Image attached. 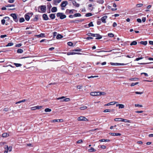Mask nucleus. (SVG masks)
I'll return each instance as SVG.
<instances>
[{"instance_id": "nucleus-1", "label": "nucleus", "mask_w": 153, "mask_h": 153, "mask_svg": "<svg viewBox=\"0 0 153 153\" xmlns=\"http://www.w3.org/2000/svg\"><path fill=\"white\" fill-rule=\"evenodd\" d=\"M56 16L57 17H59L61 19H63L66 18V16L65 15H64L62 13H58L56 14Z\"/></svg>"}, {"instance_id": "nucleus-2", "label": "nucleus", "mask_w": 153, "mask_h": 153, "mask_svg": "<svg viewBox=\"0 0 153 153\" xmlns=\"http://www.w3.org/2000/svg\"><path fill=\"white\" fill-rule=\"evenodd\" d=\"M39 8L42 12L43 13H45L46 10V7L45 5H42L39 7L38 10H39Z\"/></svg>"}, {"instance_id": "nucleus-3", "label": "nucleus", "mask_w": 153, "mask_h": 153, "mask_svg": "<svg viewBox=\"0 0 153 153\" xmlns=\"http://www.w3.org/2000/svg\"><path fill=\"white\" fill-rule=\"evenodd\" d=\"M65 98V97L63 96V97H61L58 98H57V100H60V99H63V100H62V101L68 102V101H69V100H70V99L69 98H66L64 99V98Z\"/></svg>"}, {"instance_id": "nucleus-4", "label": "nucleus", "mask_w": 153, "mask_h": 153, "mask_svg": "<svg viewBox=\"0 0 153 153\" xmlns=\"http://www.w3.org/2000/svg\"><path fill=\"white\" fill-rule=\"evenodd\" d=\"M78 121H87L88 120L87 119L83 116H81L78 118Z\"/></svg>"}, {"instance_id": "nucleus-5", "label": "nucleus", "mask_w": 153, "mask_h": 153, "mask_svg": "<svg viewBox=\"0 0 153 153\" xmlns=\"http://www.w3.org/2000/svg\"><path fill=\"white\" fill-rule=\"evenodd\" d=\"M13 18V20L16 22H17L18 19H17V16L15 13H12L10 15Z\"/></svg>"}, {"instance_id": "nucleus-6", "label": "nucleus", "mask_w": 153, "mask_h": 153, "mask_svg": "<svg viewBox=\"0 0 153 153\" xmlns=\"http://www.w3.org/2000/svg\"><path fill=\"white\" fill-rule=\"evenodd\" d=\"M110 64L112 65H127V64H124L123 63H113V62H111Z\"/></svg>"}, {"instance_id": "nucleus-7", "label": "nucleus", "mask_w": 153, "mask_h": 153, "mask_svg": "<svg viewBox=\"0 0 153 153\" xmlns=\"http://www.w3.org/2000/svg\"><path fill=\"white\" fill-rule=\"evenodd\" d=\"M4 148L5 149H7L9 152H11L12 151V147L11 146L8 147L7 145H6L5 146Z\"/></svg>"}, {"instance_id": "nucleus-8", "label": "nucleus", "mask_w": 153, "mask_h": 153, "mask_svg": "<svg viewBox=\"0 0 153 153\" xmlns=\"http://www.w3.org/2000/svg\"><path fill=\"white\" fill-rule=\"evenodd\" d=\"M68 3L67 1H63L60 5L62 7H65L68 4Z\"/></svg>"}, {"instance_id": "nucleus-9", "label": "nucleus", "mask_w": 153, "mask_h": 153, "mask_svg": "<svg viewBox=\"0 0 153 153\" xmlns=\"http://www.w3.org/2000/svg\"><path fill=\"white\" fill-rule=\"evenodd\" d=\"M107 18V16H105L102 17L101 19V20L104 23H106V19Z\"/></svg>"}, {"instance_id": "nucleus-10", "label": "nucleus", "mask_w": 153, "mask_h": 153, "mask_svg": "<svg viewBox=\"0 0 153 153\" xmlns=\"http://www.w3.org/2000/svg\"><path fill=\"white\" fill-rule=\"evenodd\" d=\"M63 121V120L62 119H57V120H53L51 121L52 122H62Z\"/></svg>"}, {"instance_id": "nucleus-11", "label": "nucleus", "mask_w": 153, "mask_h": 153, "mask_svg": "<svg viewBox=\"0 0 153 153\" xmlns=\"http://www.w3.org/2000/svg\"><path fill=\"white\" fill-rule=\"evenodd\" d=\"M109 134L113 136H120L121 135L120 133H110Z\"/></svg>"}, {"instance_id": "nucleus-12", "label": "nucleus", "mask_w": 153, "mask_h": 153, "mask_svg": "<svg viewBox=\"0 0 153 153\" xmlns=\"http://www.w3.org/2000/svg\"><path fill=\"white\" fill-rule=\"evenodd\" d=\"M42 17L43 19L45 20H47L49 18L47 16V15L46 14H43L42 15Z\"/></svg>"}, {"instance_id": "nucleus-13", "label": "nucleus", "mask_w": 153, "mask_h": 153, "mask_svg": "<svg viewBox=\"0 0 153 153\" xmlns=\"http://www.w3.org/2000/svg\"><path fill=\"white\" fill-rule=\"evenodd\" d=\"M72 3L74 5L77 7H79V4L77 3L75 1H73L72 2Z\"/></svg>"}, {"instance_id": "nucleus-14", "label": "nucleus", "mask_w": 153, "mask_h": 153, "mask_svg": "<svg viewBox=\"0 0 153 153\" xmlns=\"http://www.w3.org/2000/svg\"><path fill=\"white\" fill-rule=\"evenodd\" d=\"M74 10H69L68 9H67L66 11V13H73V11Z\"/></svg>"}, {"instance_id": "nucleus-15", "label": "nucleus", "mask_w": 153, "mask_h": 153, "mask_svg": "<svg viewBox=\"0 0 153 153\" xmlns=\"http://www.w3.org/2000/svg\"><path fill=\"white\" fill-rule=\"evenodd\" d=\"M57 11V8L56 7H53L51 9V12L54 13L56 12Z\"/></svg>"}, {"instance_id": "nucleus-16", "label": "nucleus", "mask_w": 153, "mask_h": 153, "mask_svg": "<svg viewBox=\"0 0 153 153\" xmlns=\"http://www.w3.org/2000/svg\"><path fill=\"white\" fill-rule=\"evenodd\" d=\"M50 17L52 19H54L55 17V14H51L49 15Z\"/></svg>"}, {"instance_id": "nucleus-17", "label": "nucleus", "mask_w": 153, "mask_h": 153, "mask_svg": "<svg viewBox=\"0 0 153 153\" xmlns=\"http://www.w3.org/2000/svg\"><path fill=\"white\" fill-rule=\"evenodd\" d=\"M117 102H111L105 105H109L115 104Z\"/></svg>"}, {"instance_id": "nucleus-18", "label": "nucleus", "mask_w": 153, "mask_h": 153, "mask_svg": "<svg viewBox=\"0 0 153 153\" xmlns=\"http://www.w3.org/2000/svg\"><path fill=\"white\" fill-rule=\"evenodd\" d=\"M38 38L42 37H45V34L41 33V34L36 36Z\"/></svg>"}, {"instance_id": "nucleus-19", "label": "nucleus", "mask_w": 153, "mask_h": 153, "mask_svg": "<svg viewBox=\"0 0 153 153\" xmlns=\"http://www.w3.org/2000/svg\"><path fill=\"white\" fill-rule=\"evenodd\" d=\"M25 19L28 21H29V13H27L25 15Z\"/></svg>"}, {"instance_id": "nucleus-20", "label": "nucleus", "mask_w": 153, "mask_h": 153, "mask_svg": "<svg viewBox=\"0 0 153 153\" xmlns=\"http://www.w3.org/2000/svg\"><path fill=\"white\" fill-rule=\"evenodd\" d=\"M90 95L92 96H97V93L96 92H93L90 93Z\"/></svg>"}, {"instance_id": "nucleus-21", "label": "nucleus", "mask_w": 153, "mask_h": 153, "mask_svg": "<svg viewBox=\"0 0 153 153\" xmlns=\"http://www.w3.org/2000/svg\"><path fill=\"white\" fill-rule=\"evenodd\" d=\"M115 121H122V122L123 118H116L114 119Z\"/></svg>"}, {"instance_id": "nucleus-22", "label": "nucleus", "mask_w": 153, "mask_h": 153, "mask_svg": "<svg viewBox=\"0 0 153 153\" xmlns=\"http://www.w3.org/2000/svg\"><path fill=\"white\" fill-rule=\"evenodd\" d=\"M88 151L89 152H95L96 150L94 149V148L91 147L90 149H89L88 150Z\"/></svg>"}, {"instance_id": "nucleus-23", "label": "nucleus", "mask_w": 153, "mask_h": 153, "mask_svg": "<svg viewBox=\"0 0 153 153\" xmlns=\"http://www.w3.org/2000/svg\"><path fill=\"white\" fill-rule=\"evenodd\" d=\"M97 2L100 4H102L104 3V1L103 0H97Z\"/></svg>"}, {"instance_id": "nucleus-24", "label": "nucleus", "mask_w": 153, "mask_h": 153, "mask_svg": "<svg viewBox=\"0 0 153 153\" xmlns=\"http://www.w3.org/2000/svg\"><path fill=\"white\" fill-rule=\"evenodd\" d=\"M23 52V50L22 49H19L17 51V52L18 53H22Z\"/></svg>"}, {"instance_id": "nucleus-25", "label": "nucleus", "mask_w": 153, "mask_h": 153, "mask_svg": "<svg viewBox=\"0 0 153 153\" xmlns=\"http://www.w3.org/2000/svg\"><path fill=\"white\" fill-rule=\"evenodd\" d=\"M8 136L9 134L6 133H4L2 135V137H7Z\"/></svg>"}, {"instance_id": "nucleus-26", "label": "nucleus", "mask_w": 153, "mask_h": 153, "mask_svg": "<svg viewBox=\"0 0 153 153\" xmlns=\"http://www.w3.org/2000/svg\"><path fill=\"white\" fill-rule=\"evenodd\" d=\"M137 42L136 41H133L130 44V45L132 46V45H136L137 44Z\"/></svg>"}, {"instance_id": "nucleus-27", "label": "nucleus", "mask_w": 153, "mask_h": 153, "mask_svg": "<svg viewBox=\"0 0 153 153\" xmlns=\"http://www.w3.org/2000/svg\"><path fill=\"white\" fill-rule=\"evenodd\" d=\"M63 36H62L60 34H59L57 35V36H56V38L57 39H59L63 38Z\"/></svg>"}, {"instance_id": "nucleus-28", "label": "nucleus", "mask_w": 153, "mask_h": 153, "mask_svg": "<svg viewBox=\"0 0 153 153\" xmlns=\"http://www.w3.org/2000/svg\"><path fill=\"white\" fill-rule=\"evenodd\" d=\"M98 35L97 36H96V39H101L102 38V36L100 35L99 34H97Z\"/></svg>"}, {"instance_id": "nucleus-29", "label": "nucleus", "mask_w": 153, "mask_h": 153, "mask_svg": "<svg viewBox=\"0 0 153 153\" xmlns=\"http://www.w3.org/2000/svg\"><path fill=\"white\" fill-rule=\"evenodd\" d=\"M140 43L141 44H143L144 45H147V41L143 42V41H141L140 42Z\"/></svg>"}, {"instance_id": "nucleus-30", "label": "nucleus", "mask_w": 153, "mask_h": 153, "mask_svg": "<svg viewBox=\"0 0 153 153\" xmlns=\"http://www.w3.org/2000/svg\"><path fill=\"white\" fill-rule=\"evenodd\" d=\"M122 122H124L126 123H131V121L129 120H128L126 119H123Z\"/></svg>"}, {"instance_id": "nucleus-31", "label": "nucleus", "mask_w": 153, "mask_h": 153, "mask_svg": "<svg viewBox=\"0 0 153 153\" xmlns=\"http://www.w3.org/2000/svg\"><path fill=\"white\" fill-rule=\"evenodd\" d=\"M62 0H54V4H56V3H59Z\"/></svg>"}, {"instance_id": "nucleus-32", "label": "nucleus", "mask_w": 153, "mask_h": 153, "mask_svg": "<svg viewBox=\"0 0 153 153\" xmlns=\"http://www.w3.org/2000/svg\"><path fill=\"white\" fill-rule=\"evenodd\" d=\"M74 17H79L81 16V15L80 13H76L75 14L74 16Z\"/></svg>"}, {"instance_id": "nucleus-33", "label": "nucleus", "mask_w": 153, "mask_h": 153, "mask_svg": "<svg viewBox=\"0 0 153 153\" xmlns=\"http://www.w3.org/2000/svg\"><path fill=\"white\" fill-rule=\"evenodd\" d=\"M13 42H10L8 43L7 45H6V47L10 46L13 45Z\"/></svg>"}, {"instance_id": "nucleus-34", "label": "nucleus", "mask_w": 153, "mask_h": 153, "mask_svg": "<svg viewBox=\"0 0 153 153\" xmlns=\"http://www.w3.org/2000/svg\"><path fill=\"white\" fill-rule=\"evenodd\" d=\"M14 65L16 66V67H19L22 66V65L19 63H14Z\"/></svg>"}, {"instance_id": "nucleus-35", "label": "nucleus", "mask_w": 153, "mask_h": 153, "mask_svg": "<svg viewBox=\"0 0 153 153\" xmlns=\"http://www.w3.org/2000/svg\"><path fill=\"white\" fill-rule=\"evenodd\" d=\"M124 107V105H123L122 104H120V105H119V108H123Z\"/></svg>"}, {"instance_id": "nucleus-36", "label": "nucleus", "mask_w": 153, "mask_h": 153, "mask_svg": "<svg viewBox=\"0 0 153 153\" xmlns=\"http://www.w3.org/2000/svg\"><path fill=\"white\" fill-rule=\"evenodd\" d=\"M51 111V110L49 108H46L45 109V111L46 112H50Z\"/></svg>"}, {"instance_id": "nucleus-37", "label": "nucleus", "mask_w": 153, "mask_h": 153, "mask_svg": "<svg viewBox=\"0 0 153 153\" xmlns=\"http://www.w3.org/2000/svg\"><path fill=\"white\" fill-rule=\"evenodd\" d=\"M92 14L91 13H87L85 14V16L86 17H89L92 16Z\"/></svg>"}, {"instance_id": "nucleus-38", "label": "nucleus", "mask_w": 153, "mask_h": 153, "mask_svg": "<svg viewBox=\"0 0 153 153\" xmlns=\"http://www.w3.org/2000/svg\"><path fill=\"white\" fill-rule=\"evenodd\" d=\"M138 83H139V82H136L135 83H132L131 84V86H134L135 85L138 84Z\"/></svg>"}, {"instance_id": "nucleus-39", "label": "nucleus", "mask_w": 153, "mask_h": 153, "mask_svg": "<svg viewBox=\"0 0 153 153\" xmlns=\"http://www.w3.org/2000/svg\"><path fill=\"white\" fill-rule=\"evenodd\" d=\"M108 36L110 37H112L114 36V34L111 33H108Z\"/></svg>"}, {"instance_id": "nucleus-40", "label": "nucleus", "mask_w": 153, "mask_h": 153, "mask_svg": "<svg viewBox=\"0 0 153 153\" xmlns=\"http://www.w3.org/2000/svg\"><path fill=\"white\" fill-rule=\"evenodd\" d=\"M25 21L24 19L23 18H21L19 19V21L20 22H24Z\"/></svg>"}, {"instance_id": "nucleus-41", "label": "nucleus", "mask_w": 153, "mask_h": 153, "mask_svg": "<svg viewBox=\"0 0 153 153\" xmlns=\"http://www.w3.org/2000/svg\"><path fill=\"white\" fill-rule=\"evenodd\" d=\"M143 5V4H137L136 5V6L137 7H142Z\"/></svg>"}, {"instance_id": "nucleus-42", "label": "nucleus", "mask_w": 153, "mask_h": 153, "mask_svg": "<svg viewBox=\"0 0 153 153\" xmlns=\"http://www.w3.org/2000/svg\"><path fill=\"white\" fill-rule=\"evenodd\" d=\"M138 78H132L130 79V80L131 81H133V80H137L138 79Z\"/></svg>"}, {"instance_id": "nucleus-43", "label": "nucleus", "mask_w": 153, "mask_h": 153, "mask_svg": "<svg viewBox=\"0 0 153 153\" xmlns=\"http://www.w3.org/2000/svg\"><path fill=\"white\" fill-rule=\"evenodd\" d=\"M87 108L86 106L82 107L80 108V109L81 110H83L86 109Z\"/></svg>"}, {"instance_id": "nucleus-44", "label": "nucleus", "mask_w": 153, "mask_h": 153, "mask_svg": "<svg viewBox=\"0 0 153 153\" xmlns=\"http://www.w3.org/2000/svg\"><path fill=\"white\" fill-rule=\"evenodd\" d=\"M25 100H21V101H19L16 102V104H17L18 103H20L22 102H25Z\"/></svg>"}, {"instance_id": "nucleus-45", "label": "nucleus", "mask_w": 153, "mask_h": 153, "mask_svg": "<svg viewBox=\"0 0 153 153\" xmlns=\"http://www.w3.org/2000/svg\"><path fill=\"white\" fill-rule=\"evenodd\" d=\"M1 24L2 25H4L5 22V19H2L1 20Z\"/></svg>"}, {"instance_id": "nucleus-46", "label": "nucleus", "mask_w": 153, "mask_h": 153, "mask_svg": "<svg viewBox=\"0 0 153 153\" xmlns=\"http://www.w3.org/2000/svg\"><path fill=\"white\" fill-rule=\"evenodd\" d=\"M98 35L97 34H93V33H91V36L93 37L96 36H97Z\"/></svg>"}, {"instance_id": "nucleus-47", "label": "nucleus", "mask_w": 153, "mask_h": 153, "mask_svg": "<svg viewBox=\"0 0 153 153\" xmlns=\"http://www.w3.org/2000/svg\"><path fill=\"white\" fill-rule=\"evenodd\" d=\"M81 49H74L73 50V51H81Z\"/></svg>"}, {"instance_id": "nucleus-48", "label": "nucleus", "mask_w": 153, "mask_h": 153, "mask_svg": "<svg viewBox=\"0 0 153 153\" xmlns=\"http://www.w3.org/2000/svg\"><path fill=\"white\" fill-rule=\"evenodd\" d=\"M89 27H92L94 26L92 22H90L88 24Z\"/></svg>"}, {"instance_id": "nucleus-49", "label": "nucleus", "mask_w": 153, "mask_h": 153, "mask_svg": "<svg viewBox=\"0 0 153 153\" xmlns=\"http://www.w3.org/2000/svg\"><path fill=\"white\" fill-rule=\"evenodd\" d=\"M82 85H78L76 86L77 89H81L82 88Z\"/></svg>"}, {"instance_id": "nucleus-50", "label": "nucleus", "mask_w": 153, "mask_h": 153, "mask_svg": "<svg viewBox=\"0 0 153 153\" xmlns=\"http://www.w3.org/2000/svg\"><path fill=\"white\" fill-rule=\"evenodd\" d=\"M143 57H139V58H137L135 60V61H138L140 60V59H143Z\"/></svg>"}, {"instance_id": "nucleus-51", "label": "nucleus", "mask_w": 153, "mask_h": 153, "mask_svg": "<svg viewBox=\"0 0 153 153\" xmlns=\"http://www.w3.org/2000/svg\"><path fill=\"white\" fill-rule=\"evenodd\" d=\"M83 142V141L82 140H79L76 142L77 143H80Z\"/></svg>"}, {"instance_id": "nucleus-52", "label": "nucleus", "mask_w": 153, "mask_h": 153, "mask_svg": "<svg viewBox=\"0 0 153 153\" xmlns=\"http://www.w3.org/2000/svg\"><path fill=\"white\" fill-rule=\"evenodd\" d=\"M100 95H105L106 94V93L105 92H100Z\"/></svg>"}, {"instance_id": "nucleus-53", "label": "nucleus", "mask_w": 153, "mask_h": 153, "mask_svg": "<svg viewBox=\"0 0 153 153\" xmlns=\"http://www.w3.org/2000/svg\"><path fill=\"white\" fill-rule=\"evenodd\" d=\"M68 45L69 46H71L73 45V44L71 42H68Z\"/></svg>"}, {"instance_id": "nucleus-54", "label": "nucleus", "mask_w": 153, "mask_h": 153, "mask_svg": "<svg viewBox=\"0 0 153 153\" xmlns=\"http://www.w3.org/2000/svg\"><path fill=\"white\" fill-rule=\"evenodd\" d=\"M111 111V110L110 109H105L104 110V112H110Z\"/></svg>"}, {"instance_id": "nucleus-55", "label": "nucleus", "mask_w": 153, "mask_h": 153, "mask_svg": "<svg viewBox=\"0 0 153 153\" xmlns=\"http://www.w3.org/2000/svg\"><path fill=\"white\" fill-rule=\"evenodd\" d=\"M15 5L14 4H8L7 6H6V7H14Z\"/></svg>"}, {"instance_id": "nucleus-56", "label": "nucleus", "mask_w": 153, "mask_h": 153, "mask_svg": "<svg viewBox=\"0 0 153 153\" xmlns=\"http://www.w3.org/2000/svg\"><path fill=\"white\" fill-rule=\"evenodd\" d=\"M98 77V76H88V78H94V77Z\"/></svg>"}, {"instance_id": "nucleus-57", "label": "nucleus", "mask_w": 153, "mask_h": 153, "mask_svg": "<svg viewBox=\"0 0 153 153\" xmlns=\"http://www.w3.org/2000/svg\"><path fill=\"white\" fill-rule=\"evenodd\" d=\"M4 19H5L6 20V21H9L10 19L7 16H6L4 17Z\"/></svg>"}, {"instance_id": "nucleus-58", "label": "nucleus", "mask_w": 153, "mask_h": 153, "mask_svg": "<svg viewBox=\"0 0 153 153\" xmlns=\"http://www.w3.org/2000/svg\"><path fill=\"white\" fill-rule=\"evenodd\" d=\"M38 16H36L34 19V20L35 21H37L38 20Z\"/></svg>"}, {"instance_id": "nucleus-59", "label": "nucleus", "mask_w": 153, "mask_h": 153, "mask_svg": "<svg viewBox=\"0 0 153 153\" xmlns=\"http://www.w3.org/2000/svg\"><path fill=\"white\" fill-rule=\"evenodd\" d=\"M30 108H31V109L32 110H35L36 109V106L33 107H31Z\"/></svg>"}, {"instance_id": "nucleus-60", "label": "nucleus", "mask_w": 153, "mask_h": 153, "mask_svg": "<svg viewBox=\"0 0 153 153\" xmlns=\"http://www.w3.org/2000/svg\"><path fill=\"white\" fill-rule=\"evenodd\" d=\"M135 106L136 107H142L143 106L142 105H140L139 104H135Z\"/></svg>"}, {"instance_id": "nucleus-61", "label": "nucleus", "mask_w": 153, "mask_h": 153, "mask_svg": "<svg viewBox=\"0 0 153 153\" xmlns=\"http://www.w3.org/2000/svg\"><path fill=\"white\" fill-rule=\"evenodd\" d=\"M142 74H144V75H145V76H148V74L146 73H142L141 74V75H142Z\"/></svg>"}, {"instance_id": "nucleus-62", "label": "nucleus", "mask_w": 153, "mask_h": 153, "mask_svg": "<svg viewBox=\"0 0 153 153\" xmlns=\"http://www.w3.org/2000/svg\"><path fill=\"white\" fill-rule=\"evenodd\" d=\"M137 21L139 23H141L142 22V21H141V19H137Z\"/></svg>"}, {"instance_id": "nucleus-63", "label": "nucleus", "mask_w": 153, "mask_h": 153, "mask_svg": "<svg viewBox=\"0 0 153 153\" xmlns=\"http://www.w3.org/2000/svg\"><path fill=\"white\" fill-rule=\"evenodd\" d=\"M100 148L102 149H105L106 148V146L104 145L101 146Z\"/></svg>"}, {"instance_id": "nucleus-64", "label": "nucleus", "mask_w": 153, "mask_h": 153, "mask_svg": "<svg viewBox=\"0 0 153 153\" xmlns=\"http://www.w3.org/2000/svg\"><path fill=\"white\" fill-rule=\"evenodd\" d=\"M36 109H40L42 107L41 106H36Z\"/></svg>"}]
</instances>
